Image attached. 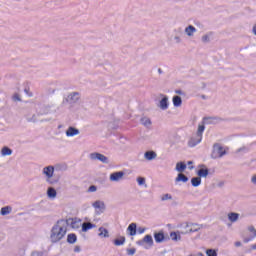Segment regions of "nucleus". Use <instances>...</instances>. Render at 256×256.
I'll return each instance as SVG.
<instances>
[{
	"label": "nucleus",
	"mask_w": 256,
	"mask_h": 256,
	"mask_svg": "<svg viewBox=\"0 0 256 256\" xmlns=\"http://www.w3.org/2000/svg\"><path fill=\"white\" fill-rule=\"evenodd\" d=\"M136 181H137V183H138V185L140 186V187H142L143 185L145 186V187H147V184H146V180H145V178L144 177H138L137 179H136Z\"/></svg>",
	"instance_id": "obj_36"
},
{
	"label": "nucleus",
	"mask_w": 256,
	"mask_h": 256,
	"mask_svg": "<svg viewBox=\"0 0 256 256\" xmlns=\"http://www.w3.org/2000/svg\"><path fill=\"white\" fill-rule=\"evenodd\" d=\"M253 236H250L248 238H244V243H249V241H253Z\"/></svg>",
	"instance_id": "obj_48"
},
{
	"label": "nucleus",
	"mask_w": 256,
	"mask_h": 256,
	"mask_svg": "<svg viewBox=\"0 0 256 256\" xmlns=\"http://www.w3.org/2000/svg\"><path fill=\"white\" fill-rule=\"evenodd\" d=\"M172 103L174 107H181L183 105V99L180 96H173Z\"/></svg>",
	"instance_id": "obj_26"
},
{
	"label": "nucleus",
	"mask_w": 256,
	"mask_h": 256,
	"mask_svg": "<svg viewBox=\"0 0 256 256\" xmlns=\"http://www.w3.org/2000/svg\"><path fill=\"white\" fill-rule=\"evenodd\" d=\"M89 229H95V225L92 224L91 222L82 223V226H81L82 233H87V231H89Z\"/></svg>",
	"instance_id": "obj_19"
},
{
	"label": "nucleus",
	"mask_w": 256,
	"mask_h": 256,
	"mask_svg": "<svg viewBox=\"0 0 256 256\" xmlns=\"http://www.w3.org/2000/svg\"><path fill=\"white\" fill-rule=\"evenodd\" d=\"M91 161H100L101 163L108 164L109 158L107 156L99 153V152H93L89 155Z\"/></svg>",
	"instance_id": "obj_6"
},
{
	"label": "nucleus",
	"mask_w": 256,
	"mask_h": 256,
	"mask_svg": "<svg viewBox=\"0 0 256 256\" xmlns=\"http://www.w3.org/2000/svg\"><path fill=\"white\" fill-rule=\"evenodd\" d=\"M140 123L141 125H143L144 127H146V129H149L151 127V125H153V122H151V118L147 117V116H143L140 119Z\"/></svg>",
	"instance_id": "obj_18"
},
{
	"label": "nucleus",
	"mask_w": 256,
	"mask_h": 256,
	"mask_svg": "<svg viewBox=\"0 0 256 256\" xmlns=\"http://www.w3.org/2000/svg\"><path fill=\"white\" fill-rule=\"evenodd\" d=\"M235 247H241L242 243L240 241H237L234 243Z\"/></svg>",
	"instance_id": "obj_53"
},
{
	"label": "nucleus",
	"mask_w": 256,
	"mask_h": 256,
	"mask_svg": "<svg viewBox=\"0 0 256 256\" xmlns=\"http://www.w3.org/2000/svg\"><path fill=\"white\" fill-rule=\"evenodd\" d=\"M183 231H189V228H182Z\"/></svg>",
	"instance_id": "obj_55"
},
{
	"label": "nucleus",
	"mask_w": 256,
	"mask_h": 256,
	"mask_svg": "<svg viewBox=\"0 0 256 256\" xmlns=\"http://www.w3.org/2000/svg\"><path fill=\"white\" fill-rule=\"evenodd\" d=\"M161 100L159 101L157 107L161 109V111H167L169 109V96L160 94Z\"/></svg>",
	"instance_id": "obj_8"
},
{
	"label": "nucleus",
	"mask_w": 256,
	"mask_h": 256,
	"mask_svg": "<svg viewBox=\"0 0 256 256\" xmlns=\"http://www.w3.org/2000/svg\"><path fill=\"white\" fill-rule=\"evenodd\" d=\"M98 237H100V239H109L110 235H109V230L103 226L98 228Z\"/></svg>",
	"instance_id": "obj_13"
},
{
	"label": "nucleus",
	"mask_w": 256,
	"mask_h": 256,
	"mask_svg": "<svg viewBox=\"0 0 256 256\" xmlns=\"http://www.w3.org/2000/svg\"><path fill=\"white\" fill-rule=\"evenodd\" d=\"M51 105H49V104H46V105H41L40 106V111H39V113H40V115H47L48 113H51Z\"/></svg>",
	"instance_id": "obj_20"
},
{
	"label": "nucleus",
	"mask_w": 256,
	"mask_h": 256,
	"mask_svg": "<svg viewBox=\"0 0 256 256\" xmlns=\"http://www.w3.org/2000/svg\"><path fill=\"white\" fill-rule=\"evenodd\" d=\"M13 101L17 102V101H21V96L19 94H14L12 97Z\"/></svg>",
	"instance_id": "obj_43"
},
{
	"label": "nucleus",
	"mask_w": 256,
	"mask_h": 256,
	"mask_svg": "<svg viewBox=\"0 0 256 256\" xmlns=\"http://www.w3.org/2000/svg\"><path fill=\"white\" fill-rule=\"evenodd\" d=\"M248 231H249V233H251V237L252 238H255L256 237V229H255V227L254 226H249L248 227Z\"/></svg>",
	"instance_id": "obj_38"
},
{
	"label": "nucleus",
	"mask_w": 256,
	"mask_h": 256,
	"mask_svg": "<svg viewBox=\"0 0 256 256\" xmlns=\"http://www.w3.org/2000/svg\"><path fill=\"white\" fill-rule=\"evenodd\" d=\"M56 169H65V166L58 164V165H56Z\"/></svg>",
	"instance_id": "obj_52"
},
{
	"label": "nucleus",
	"mask_w": 256,
	"mask_h": 256,
	"mask_svg": "<svg viewBox=\"0 0 256 256\" xmlns=\"http://www.w3.org/2000/svg\"><path fill=\"white\" fill-rule=\"evenodd\" d=\"M198 177L201 179V177L203 178H207V176L209 175V169L207 168H200L198 170V173H197Z\"/></svg>",
	"instance_id": "obj_28"
},
{
	"label": "nucleus",
	"mask_w": 256,
	"mask_h": 256,
	"mask_svg": "<svg viewBox=\"0 0 256 256\" xmlns=\"http://www.w3.org/2000/svg\"><path fill=\"white\" fill-rule=\"evenodd\" d=\"M96 191H97V186H95V185H91L88 188V193H95Z\"/></svg>",
	"instance_id": "obj_42"
},
{
	"label": "nucleus",
	"mask_w": 256,
	"mask_h": 256,
	"mask_svg": "<svg viewBox=\"0 0 256 256\" xmlns=\"http://www.w3.org/2000/svg\"><path fill=\"white\" fill-rule=\"evenodd\" d=\"M187 181H189V178L183 173H179L178 176L175 178L176 183H187Z\"/></svg>",
	"instance_id": "obj_25"
},
{
	"label": "nucleus",
	"mask_w": 256,
	"mask_h": 256,
	"mask_svg": "<svg viewBox=\"0 0 256 256\" xmlns=\"http://www.w3.org/2000/svg\"><path fill=\"white\" fill-rule=\"evenodd\" d=\"M184 33L186 36H188L190 39L195 37V33H197V28L193 25H188L184 29Z\"/></svg>",
	"instance_id": "obj_12"
},
{
	"label": "nucleus",
	"mask_w": 256,
	"mask_h": 256,
	"mask_svg": "<svg viewBox=\"0 0 256 256\" xmlns=\"http://www.w3.org/2000/svg\"><path fill=\"white\" fill-rule=\"evenodd\" d=\"M251 249L256 250V244L252 245Z\"/></svg>",
	"instance_id": "obj_54"
},
{
	"label": "nucleus",
	"mask_w": 256,
	"mask_h": 256,
	"mask_svg": "<svg viewBox=\"0 0 256 256\" xmlns=\"http://www.w3.org/2000/svg\"><path fill=\"white\" fill-rule=\"evenodd\" d=\"M127 233L130 237H135L137 235V224L131 223L127 228Z\"/></svg>",
	"instance_id": "obj_17"
},
{
	"label": "nucleus",
	"mask_w": 256,
	"mask_h": 256,
	"mask_svg": "<svg viewBox=\"0 0 256 256\" xmlns=\"http://www.w3.org/2000/svg\"><path fill=\"white\" fill-rule=\"evenodd\" d=\"M201 141H203V138H201V136H197V134H194L188 140V147H197Z\"/></svg>",
	"instance_id": "obj_11"
},
{
	"label": "nucleus",
	"mask_w": 256,
	"mask_h": 256,
	"mask_svg": "<svg viewBox=\"0 0 256 256\" xmlns=\"http://www.w3.org/2000/svg\"><path fill=\"white\" fill-rule=\"evenodd\" d=\"M127 255L133 256L135 253H137V249L135 248H129L126 250Z\"/></svg>",
	"instance_id": "obj_41"
},
{
	"label": "nucleus",
	"mask_w": 256,
	"mask_h": 256,
	"mask_svg": "<svg viewBox=\"0 0 256 256\" xmlns=\"http://www.w3.org/2000/svg\"><path fill=\"white\" fill-rule=\"evenodd\" d=\"M176 95H183V91L182 90H175Z\"/></svg>",
	"instance_id": "obj_51"
},
{
	"label": "nucleus",
	"mask_w": 256,
	"mask_h": 256,
	"mask_svg": "<svg viewBox=\"0 0 256 256\" xmlns=\"http://www.w3.org/2000/svg\"><path fill=\"white\" fill-rule=\"evenodd\" d=\"M92 207L95 209L96 213L98 215H101V213L105 212V202L101 201V200H97L92 204Z\"/></svg>",
	"instance_id": "obj_9"
},
{
	"label": "nucleus",
	"mask_w": 256,
	"mask_h": 256,
	"mask_svg": "<svg viewBox=\"0 0 256 256\" xmlns=\"http://www.w3.org/2000/svg\"><path fill=\"white\" fill-rule=\"evenodd\" d=\"M175 169L178 173H183V171H185V169H187V164H185L184 162H178L176 164Z\"/></svg>",
	"instance_id": "obj_29"
},
{
	"label": "nucleus",
	"mask_w": 256,
	"mask_h": 256,
	"mask_svg": "<svg viewBox=\"0 0 256 256\" xmlns=\"http://www.w3.org/2000/svg\"><path fill=\"white\" fill-rule=\"evenodd\" d=\"M202 99H206L205 95L202 96Z\"/></svg>",
	"instance_id": "obj_56"
},
{
	"label": "nucleus",
	"mask_w": 256,
	"mask_h": 256,
	"mask_svg": "<svg viewBox=\"0 0 256 256\" xmlns=\"http://www.w3.org/2000/svg\"><path fill=\"white\" fill-rule=\"evenodd\" d=\"M161 201H173V196L169 193H166L161 196Z\"/></svg>",
	"instance_id": "obj_37"
},
{
	"label": "nucleus",
	"mask_w": 256,
	"mask_h": 256,
	"mask_svg": "<svg viewBox=\"0 0 256 256\" xmlns=\"http://www.w3.org/2000/svg\"><path fill=\"white\" fill-rule=\"evenodd\" d=\"M114 245L116 247H121V245H125V236H120L119 238L115 239Z\"/></svg>",
	"instance_id": "obj_31"
},
{
	"label": "nucleus",
	"mask_w": 256,
	"mask_h": 256,
	"mask_svg": "<svg viewBox=\"0 0 256 256\" xmlns=\"http://www.w3.org/2000/svg\"><path fill=\"white\" fill-rule=\"evenodd\" d=\"M247 151H249V147L248 146H242V147L237 149L236 153H247Z\"/></svg>",
	"instance_id": "obj_40"
},
{
	"label": "nucleus",
	"mask_w": 256,
	"mask_h": 256,
	"mask_svg": "<svg viewBox=\"0 0 256 256\" xmlns=\"http://www.w3.org/2000/svg\"><path fill=\"white\" fill-rule=\"evenodd\" d=\"M252 34L256 37V23L252 26Z\"/></svg>",
	"instance_id": "obj_46"
},
{
	"label": "nucleus",
	"mask_w": 256,
	"mask_h": 256,
	"mask_svg": "<svg viewBox=\"0 0 256 256\" xmlns=\"http://www.w3.org/2000/svg\"><path fill=\"white\" fill-rule=\"evenodd\" d=\"M224 155H227V150L223 146L219 144L213 146V151L211 154L212 159H221V157H224Z\"/></svg>",
	"instance_id": "obj_5"
},
{
	"label": "nucleus",
	"mask_w": 256,
	"mask_h": 256,
	"mask_svg": "<svg viewBox=\"0 0 256 256\" xmlns=\"http://www.w3.org/2000/svg\"><path fill=\"white\" fill-rule=\"evenodd\" d=\"M144 159H146V161H153L157 159V153L153 150L146 151L144 153Z\"/></svg>",
	"instance_id": "obj_16"
},
{
	"label": "nucleus",
	"mask_w": 256,
	"mask_h": 256,
	"mask_svg": "<svg viewBox=\"0 0 256 256\" xmlns=\"http://www.w3.org/2000/svg\"><path fill=\"white\" fill-rule=\"evenodd\" d=\"M228 220L231 223H237V221H239V213H236V212L228 213Z\"/></svg>",
	"instance_id": "obj_22"
},
{
	"label": "nucleus",
	"mask_w": 256,
	"mask_h": 256,
	"mask_svg": "<svg viewBox=\"0 0 256 256\" xmlns=\"http://www.w3.org/2000/svg\"><path fill=\"white\" fill-rule=\"evenodd\" d=\"M69 224L65 220H59L51 229L50 240L52 243H59L67 235Z\"/></svg>",
	"instance_id": "obj_1"
},
{
	"label": "nucleus",
	"mask_w": 256,
	"mask_h": 256,
	"mask_svg": "<svg viewBox=\"0 0 256 256\" xmlns=\"http://www.w3.org/2000/svg\"><path fill=\"white\" fill-rule=\"evenodd\" d=\"M154 239L157 243H163L165 241V234L163 232H155Z\"/></svg>",
	"instance_id": "obj_21"
},
{
	"label": "nucleus",
	"mask_w": 256,
	"mask_h": 256,
	"mask_svg": "<svg viewBox=\"0 0 256 256\" xmlns=\"http://www.w3.org/2000/svg\"><path fill=\"white\" fill-rule=\"evenodd\" d=\"M174 41H175V43H181V37L180 36H175Z\"/></svg>",
	"instance_id": "obj_49"
},
{
	"label": "nucleus",
	"mask_w": 256,
	"mask_h": 256,
	"mask_svg": "<svg viewBox=\"0 0 256 256\" xmlns=\"http://www.w3.org/2000/svg\"><path fill=\"white\" fill-rule=\"evenodd\" d=\"M213 35H215V33H213L212 31L206 32L201 36V42L207 44L210 41H213Z\"/></svg>",
	"instance_id": "obj_14"
},
{
	"label": "nucleus",
	"mask_w": 256,
	"mask_h": 256,
	"mask_svg": "<svg viewBox=\"0 0 256 256\" xmlns=\"http://www.w3.org/2000/svg\"><path fill=\"white\" fill-rule=\"evenodd\" d=\"M31 256H43V252L42 251H33L31 253Z\"/></svg>",
	"instance_id": "obj_44"
},
{
	"label": "nucleus",
	"mask_w": 256,
	"mask_h": 256,
	"mask_svg": "<svg viewBox=\"0 0 256 256\" xmlns=\"http://www.w3.org/2000/svg\"><path fill=\"white\" fill-rule=\"evenodd\" d=\"M170 237L172 241H181V232H171Z\"/></svg>",
	"instance_id": "obj_32"
},
{
	"label": "nucleus",
	"mask_w": 256,
	"mask_h": 256,
	"mask_svg": "<svg viewBox=\"0 0 256 256\" xmlns=\"http://www.w3.org/2000/svg\"><path fill=\"white\" fill-rule=\"evenodd\" d=\"M145 231H146V229H145V228H139V229H138V233H140V234L145 233Z\"/></svg>",
	"instance_id": "obj_50"
},
{
	"label": "nucleus",
	"mask_w": 256,
	"mask_h": 256,
	"mask_svg": "<svg viewBox=\"0 0 256 256\" xmlns=\"http://www.w3.org/2000/svg\"><path fill=\"white\" fill-rule=\"evenodd\" d=\"M42 175L48 185H57L59 178H55V166L48 165L42 169Z\"/></svg>",
	"instance_id": "obj_2"
},
{
	"label": "nucleus",
	"mask_w": 256,
	"mask_h": 256,
	"mask_svg": "<svg viewBox=\"0 0 256 256\" xmlns=\"http://www.w3.org/2000/svg\"><path fill=\"white\" fill-rule=\"evenodd\" d=\"M47 197L48 199H55L57 197V190H55L53 187H48Z\"/></svg>",
	"instance_id": "obj_24"
},
{
	"label": "nucleus",
	"mask_w": 256,
	"mask_h": 256,
	"mask_svg": "<svg viewBox=\"0 0 256 256\" xmlns=\"http://www.w3.org/2000/svg\"><path fill=\"white\" fill-rule=\"evenodd\" d=\"M0 153H1L2 157H9V156L13 155V150H11V148H9L7 146H4L1 149Z\"/></svg>",
	"instance_id": "obj_23"
},
{
	"label": "nucleus",
	"mask_w": 256,
	"mask_h": 256,
	"mask_svg": "<svg viewBox=\"0 0 256 256\" xmlns=\"http://www.w3.org/2000/svg\"><path fill=\"white\" fill-rule=\"evenodd\" d=\"M206 255L207 256H217V250H215V249H207L206 250Z\"/></svg>",
	"instance_id": "obj_39"
},
{
	"label": "nucleus",
	"mask_w": 256,
	"mask_h": 256,
	"mask_svg": "<svg viewBox=\"0 0 256 256\" xmlns=\"http://www.w3.org/2000/svg\"><path fill=\"white\" fill-rule=\"evenodd\" d=\"M11 211H13V208L11 206L2 207L0 210V215H10Z\"/></svg>",
	"instance_id": "obj_30"
},
{
	"label": "nucleus",
	"mask_w": 256,
	"mask_h": 256,
	"mask_svg": "<svg viewBox=\"0 0 256 256\" xmlns=\"http://www.w3.org/2000/svg\"><path fill=\"white\" fill-rule=\"evenodd\" d=\"M203 131H205V125H199L196 135L203 139Z\"/></svg>",
	"instance_id": "obj_35"
},
{
	"label": "nucleus",
	"mask_w": 256,
	"mask_h": 256,
	"mask_svg": "<svg viewBox=\"0 0 256 256\" xmlns=\"http://www.w3.org/2000/svg\"><path fill=\"white\" fill-rule=\"evenodd\" d=\"M191 183H192V187H199V185H201V178L198 177H193L191 179Z\"/></svg>",
	"instance_id": "obj_34"
},
{
	"label": "nucleus",
	"mask_w": 256,
	"mask_h": 256,
	"mask_svg": "<svg viewBox=\"0 0 256 256\" xmlns=\"http://www.w3.org/2000/svg\"><path fill=\"white\" fill-rule=\"evenodd\" d=\"M80 133L81 131H79V129L70 126L66 130V137H77V135H79Z\"/></svg>",
	"instance_id": "obj_15"
},
{
	"label": "nucleus",
	"mask_w": 256,
	"mask_h": 256,
	"mask_svg": "<svg viewBox=\"0 0 256 256\" xmlns=\"http://www.w3.org/2000/svg\"><path fill=\"white\" fill-rule=\"evenodd\" d=\"M147 245L145 249H149V247H153V236L151 235H146L142 240L137 242V245L143 246Z\"/></svg>",
	"instance_id": "obj_10"
},
{
	"label": "nucleus",
	"mask_w": 256,
	"mask_h": 256,
	"mask_svg": "<svg viewBox=\"0 0 256 256\" xmlns=\"http://www.w3.org/2000/svg\"><path fill=\"white\" fill-rule=\"evenodd\" d=\"M181 229H188V230H182L181 235H189V233H197V231H200L201 225L195 224V223H189L185 222L180 224Z\"/></svg>",
	"instance_id": "obj_4"
},
{
	"label": "nucleus",
	"mask_w": 256,
	"mask_h": 256,
	"mask_svg": "<svg viewBox=\"0 0 256 256\" xmlns=\"http://www.w3.org/2000/svg\"><path fill=\"white\" fill-rule=\"evenodd\" d=\"M251 183L253 185H256V174H254L252 177H251Z\"/></svg>",
	"instance_id": "obj_47"
},
{
	"label": "nucleus",
	"mask_w": 256,
	"mask_h": 256,
	"mask_svg": "<svg viewBox=\"0 0 256 256\" xmlns=\"http://www.w3.org/2000/svg\"><path fill=\"white\" fill-rule=\"evenodd\" d=\"M187 165H188V169H190V171L194 169L193 161H188Z\"/></svg>",
	"instance_id": "obj_45"
},
{
	"label": "nucleus",
	"mask_w": 256,
	"mask_h": 256,
	"mask_svg": "<svg viewBox=\"0 0 256 256\" xmlns=\"http://www.w3.org/2000/svg\"><path fill=\"white\" fill-rule=\"evenodd\" d=\"M75 251H79V248H75Z\"/></svg>",
	"instance_id": "obj_57"
},
{
	"label": "nucleus",
	"mask_w": 256,
	"mask_h": 256,
	"mask_svg": "<svg viewBox=\"0 0 256 256\" xmlns=\"http://www.w3.org/2000/svg\"><path fill=\"white\" fill-rule=\"evenodd\" d=\"M158 71H159V73H161V69H159Z\"/></svg>",
	"instance_id": "obj_58"
},
{
	"label": "nucleus",
	"mask_w": 256,
	"mask_h": 256,
	"mask_svg": "<svg viewBox=\"0 0 256 256\" xmlns=\"http://www.w3.org/2000/svg\"><path fill=\"white\" fill-rule=\"evenodd\" d=\"M124 177H125V172L123 171L113 172L109 176V181L111 183H119L123 181Z\"/></svg>",
	"instance_id": "obj_7"
},
{
	"label": "nucleus",
	"mask_w": 256,
	"mask_h": 256,
	"mask_svg": "<svg viewBox=\"0 0 256 256\" xmlns=\"http://www.w3.org/2000/svg\"><path fill=\"white\" fill-rule=\"evenodd\" d=\"M82 222L80 219H72L71 221V227L72 229H81L82 227Z\"/></svg>",
	"instance_id": "obj_27"
},
{
	"label": "nucleus",
	"mask_w": 256,
	"mask_h": 256,
	"mask_svg": "<svg viewBox=\"0 0 256 256\" xmlns=\"http://www.w3.org/2000/svg\"><path fill=\"white\" fill-rule=\"evenodd\" d=\"M67 243H70L73 245L74 243H77V235L75 234H68L67 236Z\"/></svg>",
	"instance_id": "obj_33"
},
{
	"label": "nucleus",
	"mask_w": 256,
	"mask_h": 256,
	"mask_svg": "<svg viewBox=\"0 0 256 256\" xmlns=\"http://www.w3.org/2000/svg\"><path fill=\"white\" fill-rule=\"evenodd\" d=\"M81 99V94L79 92H70L66 97L63 98L61 107H67L69 105V109L75 107L76 103H79Z\"/></svg>",
	"instance_id": "obj_3"
}]
</instances>
